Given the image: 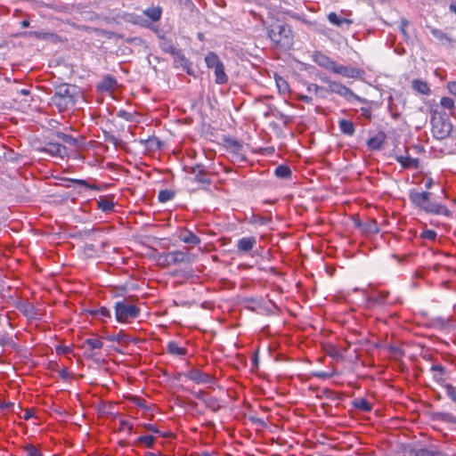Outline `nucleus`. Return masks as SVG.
<instances>
[{"label":"nucleus","instance_id":"f257e3e1","mask_svg":"<svg viewBox=\"0 0 456 456\" xmlns=\"http://www.w3.org/2000/svg\"><path fill=\"white\" fill-rule=\"evenodd\" d=\"M431 193L428 191H419L412 189L409 191V199L411 202L417 208L428 214L442 215L450 216L452 212L446 206L431 201Z\"/></svg>","mask_w":456,"mask_h":456},{"label":"nucleus","instance_id":"f03ea898","mask_svg":"<svg viewBox=\"0 0 456 456\" xmlns=\"http://www.w3.org/2000/svg\"><path fill=\"white\" fill-rule=\"evenodd\" d=\"M268 36L277 48L289 50L293 45V34L287 24L280 22L272 24Z\"/></svg>","mask_w":456,"mask_h":456},{"label":"nucleus","instance_id":"7ed1b4c3","mask_svg":"<svg viewBox=\"0 0 456 456\" xmlns=\"http://www.w3.org/2000/svg\"><path fill=\"white\" fill-rule=\"evenodd\" d=\"M434 380L442 386L447 397L456 404V387L447 383L449 379V371L441 364H434L430 367Z\"/></svg>","mask_w":456,"mask_h":456},{"label":"nucleus","instance_id":"20e7f679","mask_svg":"<svg viewBox=\"0 0 456 456\" xmlns=\"http://www.w3.org/2000/svg\"><path fill=\"white\" fill-rule=\"evenodd\" d=\"M155 260L159 266L167 268L171 265L189 263L190 256L187 252L182 250H173L170 252L157 253Z\"/></svg>","mask_w":456,"mask_h":456},{"label":"nucleus","instance_id":"39448f33","mask_svg":"<svg viewBox=\"0 0 456 456\" xmlns=\"http://www.w3.org/2000/svg\"><path fill=\"white\" fill-rule=\"evenodd\" d=\"M77 97L76 92H71L69 87H58L52 97V102L54 104L60 112L72 108Z\"/></svg>","mask_w":456,"mask_h":456},{"label":"nucleus","instance_id":"423d86ee","mask_svg":"<svg viewBox=\"0 0 456 456\" xmlns=\"http://www.w3.org/2000/svg\"><path fill=\"white\" fill-rule=\"evenodd\" d=\"M205 62L208 69L213 70L216 84L223 85L227 83L228 76L224 71V65L216 53H208L205 57Z\"/></svg>","mask_w":456,"mask_h":456},{"label":"nucleus","instance_id":"0eeeda50","mask_svg":"<svg viewBox=\"0 0 456 456\" xmlns=\"http://www.w3.org/2000/svg\"><path fill=\"white\" fill-rule=\"evenodd\" d=\"M115 318L118 322H129L140 314V308L126 300L118 301L114 305Z\"/></svg>","mask_w":456,"mask_h":456},{"label":"nucleus","instance_id":"6e6552de","mask_svg":"<svg viewBox=\"0 0 456 456\" xmlns=\"http://www.w3.org/2000/svg\"><path fill=\"white\" fill-rule=\"evenodd\" d=\"M81 347L86 358L99 361L102 357L101 350L103 347V341L100 338L94 336L85 339Z\"/></svg>","mask_w":456,"mask_h":456},{"label":"nucleus","instance_id":"1a4fd4ad","mask_svg":"<svg viewBox=\"0 0 456 456\" xmlns=\"http://www.w3.org/2000/svg\"><path fill=\"white\" fill-rule=\"evenodd\" d=\"M223 143L226 151L237 160H244L245 159V151L243 143L231 136H225L223 139Z\"/></svg>","mask_w":456,"mask_h":456},{"label":"nucleus","instance_id":"9d476101","mask_svg":"<svg viewBox=\"0 0 456 456\" xmlns=\"http://www.w3.org/2000/svg\"><path fill=\"white\" fill-rule=\"evenodd\" d=\"M184 377L196 384H214L216 379L213 375L204 372L197 368H192L184 373Z\"/></svg>","mask_w":456,"mask_h":456},{"label":"nucleus","instance_id":"9b49d317","mask_svg":"<svg viewBox=\"0 0 456 456\" xmlns=\"http://www.w3.org/2000/svg\"><path fill=\"white\" fill-rule=\"evenodd\" d=\"M190 172L194 175V181L200 183L202 186L208 187L212 183L204 165L197 164L191 167Z\"/></svg>","mask_w":456,"mask_h":456},{"label":"nucleus","instance_id":"f8f14e48","mask_svg":"<svg viewBox=\"0 0 456 456\" xmlns=\"http://www.w3.org/2000/svg\"><path fill=\"white\" fill-rule=\"evenodd\" d=\"M331 71H333L334 73L340 75L344 77H348V78L360 77L363 73L362 70H360L356 68H354L351 66H344V65L338 64L337 62L334 63V65L331 69Z\"/></svg>","mask_w":456,"mask_h":456},{"label":"nucleus","instance_id":"ddd939ff","mask_svg":"<svg viewBox=\"0 0 456 456\" xmlns=\"http://www.w3.org/2000/svg\"><path fill=\"white\" fill-rule=\"evenodd\" d=\"M406 155H395V159L403 169H418L419 167V159L411 158L408 155L409 149H405Z\"/></svg>","mask_w":456,"mask_h":456},{"label":"nucleus","instance_id":"4468645a","mask_svg":"<svg viewBox=\"0 0 456 456\" xmlns=\"http://www.w3.org/2000/svg\"><path fill=\"white\" fill-rule=\"evenodd\" d=\"M42 151L52 156L60 157L61 159L67 155L66 147L61 143L53 142H46Z\"/></svg>","mask_w":456,"mask_h":456},{"label":"nucleus","instance_id":"2eb2a0df","mask_svg":"<svg viewBox=\"0 0 456 456\" xmlns=\"http://www.w3.org/2000/svg\"><path fill=\"white\" fill-rule=\"evenodd\" d=\"M178 239L183 241V243L191 245V246H198L200 244L201 240L200 237L195 235L191 231L184 228L182 229L179 232Z\"/></svg>","mask_w":456,"mask_h":456},{"label":"nucleus","instance_id":"dca6fc26","mask_svg":"<svg viewBox=\"0 0 456 456\" xmlns=\"http://www.w3.org/2000/svg\"><path fill=\"white\" fill-rule=\"evenodd\" d=\"M256 245V239L254 236L243 237L237 241V249L240 253H248Z\"/></svg>","mask_w":456,"mask_h":456},{"label":"nucleus","instance_id":"f3484780","mask_svg":"<svg viewBox=\"0 0 456 456\" xmlns=\"http://www.w3.org/2000/svg\"><path fill=\"white\" fill-rule=\"evenodd\" d=\"M387 135L384 132L379 131L374 136L367 141V147L370 151L380 150L385 143Z\"/></svg>","mask_w":456,"mask_h":456},{"label":"nucleus","instance_id":"a211bd4d","mask_svg":"<svg viewBox=\"0 0 456 456\" xmlns=\"http://www.w3.org/2000/svg\"><path fill=\"white\" fill-rule=\"evenodd\" d=\"M313 61L321 67L331 70L335 61L321 52H314Z\"/></svg>","mask_w":456,"mask_h":456},{"label":"nucleus","instance_id":"6ab92c4d","mask_svg":"<svg viewBox=\"0 0 456 456\" xmlns=\"http://www.w3.org/2000/svg\"><path fill=\"white\" fill-rule=\"evenodd\" d=\"M331 91L344 97L347 102L359 101L362 99L354 93H353L349 87H330Z\"/></svg>","mask_w":456,"mask_h":456},{"label":"nucleus","instance_id":"aec40b11","mask_svg":"<svg viewBox=\"0 0 456 456\" xmlns=\"http://www.w3.org/2000/svg\"><path fill=\"white\" fill-rule=\"evenodd\" d=\"M319 89L320 87H314V89L307 87L306 94H297L296 97L307 104L313 105L314 99L318 96Z\"/></svg>","mask_w":456,"mask_h":456},{"label":"nucleus","instance_id":"412c9836","mask_svg":"<svg viewBox=\"0 0 456 456\" xmlns=\"http://www.w3.org/2000/svg\"><path fill=\"white\" fill-rule=\"evenodd\" d=\"M172 55L174 56L175 66L181 67L189 72V61L182 51L176 48H172Z\"/></svg>","mask_w":456,"mask_h":456},{"label":"nucleus","instance_id":"4be33fe9","mask_svg":"<svg viewBox=\"0 0 456 456\" xmlns=\"http://www.w3.org/2000/svg\"><path fill=\"white\" fill-rule=\"evenodd\" d=\"M115 207L113 197H100L97 200V208L104 213H110Z\"/></svg>","mask_w":456,"mask_h":456},{"label":"nucleus","instance_id":"5701e85b","mask_svg":"<svg viewBox=\"0 0 456 456\" xmlns=\"http://www.w3.org/2000/svg\"><path fill=\"white\" fill-rule=\"evenodd\" d=\"M362 232L366 235L378 234L379 232V227L375 219H368L362 224Z\"/></svg>","mask_w":456,"mask_h":456},{"label":"nucleus","instance_id":"b1692460","mask_svg":"<svg viewBox=\"0 0 456 456\" xmlns=\"http://www.w3.org/2000/svg\"><path fill=\"white\" fill-rule=\"evenodd\" d=\"M429 31L434 37H436L438 41L441 42L442 45H452V39L443 30L435 28H429Z\"/></svg>","mask_w":456,"mask_h":456},{"label":"nucleus","instance_id":"393cba45","mask_svg":"<svg viewBox=\"0 0 456 456\" xmlns=\"http://www.w3.org/2000/svg\"><path fill=\"white\" fill-rule=\"evenodd\" d=\"M375 300L382 305H395L397 303V298H390V292L388 290H381L378 292Z\"/></svg>","mask_w":456,"mask_h":456},{"label":"nucleus","instance_id":"a878e982","mask_svg":"<svg viewBox=\"0 0 456 456\" xmlns=\"http://www.w3.org/2000/svg\"><path fill=\"white\" fill-rule=\"evenodd\" d=\"M338 127L342 134L352 136L355 133V127L352 121L347 119H340L338 121Z\"/></svg>","mask_w":456,"mask_h":456},{"label":"nucleus","instance_id":"bb28decb","mask_svg":"<svg viewBox=\"0 0 456 456\" xmlns=\"http://www.w3.org/2000/svg\"><path fill=\"white\" fill-rule=\"evenodd\" d=\"M328 20L331 24L338 27H342L343 25L350 26L353 23L352 20H349L347 18H340L335 12H330L328 14Z\"/></svg>","mask_w":456,"mask_h":456},{"label":"nucleus","instance_id":"cd10ccee","mask_svg":"<svg viewBox=\"0 0 456 456\" xmlns=\"http://www.w3.org/2000/svg\"><path fill=\"white\" fill-rule=\"evenodd\" d=\"M143 13L152 21H158L161 18L162 9L160 6L152 5L146 10Z\"/></svg>","mask_w":456,"mask_h":456},{"label":"nucleus","instance_id":"c85d7f7f","mask_svg":"<svg viewBox=\"0 0 456 456\" xmlns=\"http://www.w3.org/2000/svg\"><path fill=\"white\" fill-rule=\"evenodd\" d=\"M167 350L170 354L183 356L186 354V349L179 346L175 341H169L167 345Z\"/></svg>","mask_w":456,"mask_h":456},{"label":"nucleus","instance_id":"c756f323","mask_svg":"<svg viewBox=\"0 0 456 456\" xmlns=\"http://www.w3.org/2000/svg\"><path fill=\"white\" fill-rule=\"evenodd\" d=\"M411 456H438L441 452L438 451H430L427 448L411 449L410 452Z\"/></svg>","mask_w":456,"mask_h":456},{"label":"nucleus","instance_id":"7c9ffc66","mask_svg":"<svg viewBox=\"0 0 456 456\" xmlns=\"http://www.w3.org/2000/svg\"><path fill=\"white\" fill-rule=\"evenodd\" d=\"M353 404L356 409L365 412H370L372 409L371 404L365 398H356Z\"/></svg>","mask_w":456,"mask_h":456},{"label":"nucleus","instance_id":"2f4dec72","mask_svg":"<svg viewBox=\"0 0 456 456\" xmlns=\"http://www.w3.org/2000/svg\"><path fill=\"white\" fill-rule=\"evenodd\" d=\"M205 406L210 411L216 412L219 411L221 405L219 400L215 396L208 395L204 402Z\"/></svg>","mask_w":456,"mask_h":456},{"label":"nucleus","instance_id":"473e14b6","mask_svg":"<svg viewBox=\"0 0 456 456\" xmlns=\"http://www.w3.org/2000/svg\"><path fill=\"white\" fill-rule=\"evenodd\" d=\"M274 174L279 178H289L291 176V170L286 165H280L275 168Z\"/></svg>","mask_w":456,"mask_h":456},{"label":"nucleus","instance_id":"72a5a7b5","mask_svg":"<svg viewBox=\"0 0 456 456\" xmlns=\"http://www.w3.org/2000/svg\"><path fill=\"white\" fill-rule=\"evenodd\" d=\"M175 191L172 190H161L159 191L158 200L161 203L167 202L175 198Z\"/></svg>","mask_w":456,"mask_h":456},{"label":"nucleus","instance_id":"f704fd0d","mask_svg":"<svg viewBox=\"0 0 456 456\" xmlns=\"http://www.w3.org/2000/svg\"><path fill=\"white\" fill-rule=\"evenodd\" d=\"M56 137L69 145L77 146V140L75 137L66 134L64 133L57 132Z\"/></svg>","mask_w":456,"mask_h":456},{"label":"nucleus","instance_id":"c9c22d12","mask_svg":"<svg viewBox=\"0 0 456 456\" xmlns=\"http://www.w3.org/2000/svg\"><path fill=\"white\" fill-rule=\"evenodd\" d=\"M20 311L28 318H30V319H36L37 318L36 308L31 304L23 305L21 309H20Z\"/></svg>","mask_w":456,"mask_h":456},{"label":"nucleus","instance_id":"e433bc0d","mask_svg":"<svg viewBox=\"0 0 456 456\" xmlns=\"http://www.w3.org/2000/svg\"><path fill=\"white\" fill-rule=\"evenodd\" d=\"M27 456H43L42 452L32 444H27L23 447Z\"/></svg>","mask_w":456,"mask_h":456},{"label":"nucleus","instance_id":"4c0bfd02","mask_svg":"<svg viewBox=\"0 0 456 456\" xmlns=\"http://www.w3.org/2000/svg\"><path fill=\"white\" fill-rule=\"evenodd\" d=\"M440 104L443 108L450 111H452L455 109L454 101L450 97H442Z\"/></svg>","mask_w":456,"mask_h":456},{"label":"nucleus","instance_id":"58836bf2","mask_svg":"<svg viewBox=\"0 0 456 456\" xmlns=\"http://www.w3.org/2000/svg\"><path fill=\"white\" fill-rule=\"evenodd\" d=\"M138 442L142 443L147 448H151L156 441V438L152 436H142L138 437Z\"/></svg>","mask_w":456,"mask_h":456},{"label":"nucleus","instance_id":"ea45409f","mask_svg":"<svg viewBox=\"0 0 456 456\" xmlns=\"http://www.w3.org/2000/svg\"><path fill=\"white\" fill-rule=\"evenodd\" d=\"M95 316L101 317L103 321L111 318V313L107 307H100L94 312Z\"/></svg>","mask_w":456,"mask_h":456},{"label":"nucleus","instance_id":"a19ab883","mask_svg":"<svg viewBox=\"0 0 456 456\" xmlns=\"http://www.w3.org/2000/svg\"><path fill=\"white\" fill-rule=\"evenodd\" d=\"M32 35L39 39H50L52 41L58 39V36L53 33L33 32Z\"/></svg>","mask_w":456,"mask_h":456},{"label":"nucleus","instance_id":"79ce46f5","mask_svg":"<svg viewBox=\"0 0 456 456\" xmlns=\"http://www.w3.org/2000/svg\"><path fill=\"white\" fill-rule=\"evenodd\" d=\"M325 351L327 353L328 355L333 357V358H337V357H339L340 356V354L338 350V348L332 345V344H328L325 346Z\"/></svg>","mask_w":456,"mask_h":456},{"label":"nucleus","instance_id":"37998d69","mask_svg":"<svg viewBox=\"0 0 456 456\" xmlns=\"http://www.w3.org/2000/svg\"><path fill=\"white\" fill-rule=\"evenodd\" d=\"M12 338L7 332L4 331L0 333V346H8L12 345Z\"/></svg>","mask_w":456,"mask_h":456},{"label":"nucleus","instance_id":"c03bdc74","mask_svg":"<svg viewBox=\"0 0 456 456\" xmlns=\"http://www.w3.org/2000/svg\"><path fill=\"white\" fill-rule=\"evenodd\" d=\"M69 181L70 183H77V184L82 185V186H84L86 188H88V189H92V190H96L97 189L96 185L89 184L86 180H82V179H70Z\"/></svg>","mask_w":456,"mask_h":456},{"label":"nucleus","instance_id":"a18cd8bd","mask_svg":"<svg viewBox=\"0 0 456 456\" xmlns=\"http://www.w3.org/2000/svg\"><path fill=\"white\" fill-rule=\"evenodd\" d=\"M117 116L120 118H123L126 121H133L134 120V115L131 112H128L125 110H119L117 113Z\"/></svg>","mask_w":456,"mask_h":456},{"label":"nucleus","instance_id":"49530a36","mask_svg":"<svg viewBox=\"0 0 456 456\" xmlns=\"http://www.w3.org/2000/svg\"><path fill=\"white\" fill-rule=\"evenodd\" d=\"M421 238L435 240L436 238V232L433 230H425L421 232Z\"/></svg>","mask_w":456,"mask_h":456},{"label":"nucleus","instance_id":"de8ad7c7","mask_svg":"<svg viewBox=\"0 0 456 456\" xmlns=\"http://www.w3.org/2000/svg\"><path fill=\"white\" fill-rule=\"evenodd\" d=\"M433 132L438 138H444L449 134L450 129L449 128H446V129L441 128V129L437 130V126H434Z\"/></svg>","mask_w":456,"mask_h":456},{"label":"nucleus","instance_id":"09e8293b","mask_svg":"<svg viewBox=\"0 0 456 456\" xmlns=\"http://www.w3.org/2000/svg\"><path fill=\"white\" fill-rule=\"evenodd\" d=\"M120 429L122 430H127L129 433L132 432L133 430V424L130 423L129 421L127 420H125V419H121L120 420Z\"/></svg>","mask_w":456,"mask_h":456},{"label":"nucleus","instance_id":"8fccbe9b","mask_svg":"<svg viewBox=\"0 0 456 456\" xmlns=\"http://www.w3.org/2000/svg\"><path fill=\"white\" fill-rule=\"evenodd\" d=\"M132 401L137 406H139L144 410H149L148 406L146 405L145 400L139 398V397H133Z\"/></svg>","mask_w":456,"mask_h":456},{"label":"nucleus","instance_id":"3c124183","mask_svg":"<svg viewBox=\"0 0 456 456\" xmlns=\"http://www.w3.org/2000/svg\"><path fill=\"white\" fill-rule=\"evenodd\" d=\"M193 395L197 399L202 401L203 403L205 402L206 398L208 397V395L204 391H199V392L193 393Z\"/></svg>","mask_w":456,"mask_h":456},{"label":"nucleus","instance_id":"603ef678","mask_svg":"<svg viewBox=\"0 0 456 456\" xmlns=\"http://www.w3.org/2000/svg\"><path fill=\"white\" fill-rule=\"evenodd\" d=\"M34 414H35V412H34L33 409H27L25 411L22 418L25 420H28L29 419H31L34 416Z\"/></svg>","mask_w":456,"mask_h":456},{"label":"nucleus","instance_id":"864d4df0","mask_svg":"<svg viewBox=\"0 0 456 456\" xmlns=\"http://www.w3.org/2000/svg\"><path fill=\"white\" fill-rule=\"evenodd\" d=\"M13 407V403H3L0 401V410L1 411H4V410H10L11 408Z\"/></svg>","mask_w":456,"mask_h":456},{"label":"nucleus","instance_id":"5fc2aeb1","mask_svg":"<svg viewBox=\"0 0 456 456\" xmlns=\"http://www.w3.org/2000/svg\"><path fill=\"white\" fill-rule=\"evenodd\" d=\"M71 350L69 346H57L56 347V352L57 354H68L69 353Z\"/></svg>","mask_w":456,"mask_h":456},{"label":"nucleus","instance_id":"6e6d98bb","mask_svg":"<svg viewBox=\"0 0 456 456\" xmlns=\"http://www.w3.org/2000/svg\"><path fill=\"white\" fill-rule=\"evenodd\" d=\"M315 376L320 379H328L332 377V374L325 371H319L315 373Z\"/></svg>","mask_w":456,"mask_h":456},{"label":"nucleus","instance_id":"4d7b16f0","mask_svg":"<svg viewBox=\"0 0 456 456\" xmlns=\"http://www.w3.org/2000/svg\"><path fill=\"white\" fill-rule=\"evenodd\" d=\"M59 376L61 379L66 380L69 377V373L67 369H62L59 371Z\"/></svg>","mask_w":456,"mask_h":456},{"label":"nucleus","instance_id":"13d9d810","mask_svg":"<svg viewBox=\"0 0 456 456\" xmlns=\"http://www.w3.org/2000/svg\"><path fill=\"white\" fill-rule=\"evenodd\" d=\"M144 428L152 433H159V429L156 428L155 425L148 423L144 425Z\"/></svg>","mask_w":456,"mask_h":456},{"label":"nucleus","instance_id":"bf43d9fd","mask_svg":"<svg viewBox=\"0 0 456 456\" xmlns=\"http://www.w3.org/2000/svg\"><path fill=\"white\" fill-rule=\"evenodd\" d=\"M106 84L104 86H117V82L113 77H108L105 80Z\"/></svg>","mask_w":456,"mask_h":456},{"label":"nucleus","instance_id":"052dcab7","mask_svg":"<svg viewBox=\"0 0 456 456\" xmlns=\"http://www.w3.org/2000/svg\"><path fill=\"white\" fill-rule=\"evenodd\" d=\"M281 119L282 120L283 124L287 125L290 122L291 118L289 116L281 114Z\"/></svg>","mask_w":456,"mask_h":456},{"label":"nucleus","instance_id":"680f3d73","mask_svg":"<svg viewBox=\"0 0 456 456\" xmlns=\"http://www.w3.org/2000/svg\"><path fill=\"white\" fill-rule=\"evenodd\" d=\"M363 223H364V222H362V221H361V220H359V219H354V226H355V227H357V228H359L361 231L362 230V224H363Z\"/></svg>","mask_w":456,"mask_h":456},{"label":"nucleus","instance_id":"e2e57ef3","mask_svg":"<svg viewBox=\"0 0 456 456\" xmlns=\"http://www.w3.org/2000/svg\"><path fill=\"white\" fill-rule=\"evenodd\" d=\"M418 89V91L421 94H428L429 93V87L428 86H425V87H416Z\"/></svg>","mask_w":456,"mask_h":456},{"label":"nucleus","instance_id":"0e129e2a","mask_svg":"<svg viewBox=\"0 0 456 456\" xmlns=\"http://www.w3.org/2000/svg\"><path fill=\"white\" fill-rule=\"evenodd\" d=\"M449 9L451 12L456 14V0L452 2V4L449 6Z\"/></svg>","mask_w":456,"mask_h":456},{"label":"nucleus","instance_id":"69168bd1","mask_svg":"<svg viewBox=\"0 0 456 456\" xmlns=\"http://www.w3.org/2000/svg\"><path fill=\"white\" fill-rule=\"evenodd\" d=\"M278 90L281 94H285L286 92L292 93L290 87H278Z\"/></svg>","mask_w":456,"mask_h":456},{"label":"nucleus","instance_id":"338daca9","mask_svg":"<svg viewBox=\"0 0 456 456\" xmlns=\"http://www.w3.org/2000/svg\"><path fill=\"white\" fill-rule=\"evenodd\" d=\"M86 19L93 20L97 18V15L95 13H90L88 12L86 16H85Z\"/></svg>","mask_w":456,"mask_h":456},{"label":"nucleus","instance_id":"774afa93","mask_svg":"<svg viewBox=\"0 0 456 456\" xmlns=\"http://www.w3.org/2000/svg\"><path fill=\"white\" fill-rule=\"evenodd\" d=\"M145 456H165V455H163L161 452L156 453V452H146Z\"/></svg>","mask_w":456,"mask_h":456}]
</instances>
